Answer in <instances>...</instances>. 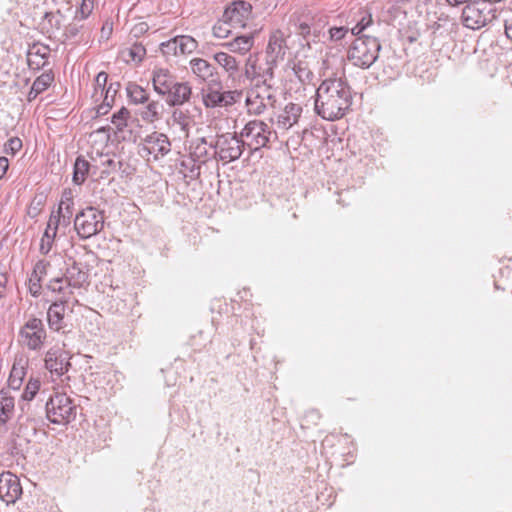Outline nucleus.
<instances>
[{
  "label": "nucleus",
  "instance_id": "f257e3e1",
  "mask_svg": "<svg viewBox=\"0 0 512 512\" xmlns=\"http://www.w3.org/2000/svg\"><path fill=\"white\" fill-rule=\"evenodd\" d=\"M352 89L345 75L326 78L316 90L315 112L324 120L341 119L350 110Z\"/></svg>",
  "mask_w": 512,
  "mask_h": 512
},
{
  "label": "nucleus",
  "instance_id": "f03ea898",
  "mask_svg": "<svg viewBox=\"0 0 512 512\" xmlns=\"http://www.w3.org/2000/svg\"><path fill=\"white\" fill-rule=\"evenodd\" d=\"M381 45L377 38L366 35L358 36L347 52V58L354 66L367 69L379 56Z\"/></svg>",
  "mask_w": 512,
  "mask_h": 512
},
{
  "label": "nucleus",
  "instance_id": "7ed1b4c3",
  "mask_svg": "<svg viewBox=\"0 0 512 512\" xmlns=\"http://www.w3.org/2000/svg\"><path fill=\"white\" fill-rule=\"evenodd\" d=\"M276 102L277 88L274 84H249L245 104L250 115H261L267 109L274 108Z\"/></svg>",
  "mask_w": 512,
  "mask_h": 512
},
{
  "label": "nucleus",
  "instance_id": "20e7f679",
  "mask_svg": "<svg viewBox=\"0 0 512 512\" xmlns=\"http://www.w3.org/2000/svg\"><path fill=\"white\" fill-rule=\"evenodd\" d=\"M46 416L54 424H68L76 417L77 406L64 393H56L45 404Z\"/></svg>",
  "mask_w": 512,
  "mask_h": 512
},
{
  "label": "nucleus",
  "instance_id": "39448f33",
  "mask_svg": "<svg viewBox=\"0 0 512 512\" xmlns=\"http://www.w3.org/2000/svg\"><path fill=\"white\" fill-rule=\"evenodd\" d=\"M104 227V214L95 207L89 206L76 214L74 228L78 236L88 239L102 231Z\"/></svg>",
  "mask_w": 512,
  "mask_h": 512
},
{
  "label": "nucleus",
  "instance_id": "423d86ee",
  "mask_svg": "<svg viewBox=\"0 0 512 512\" xmlns=\"http://www.w3.org/2000/svg\"><path fill=\"white\" fill-rule=\"evenodd\" d=\"M272 131L267 123L262 120L247 122L240 132V139L250 150L257 151L268 145Z\"/></svg>",
  "mask_w": 512,
  "mask_h": 512
},
{
  "label": "nucleus",
  "instance_id": "0eeeda50",
  "mask_svg": "<svg viewBox=\"0 0 512 512\" xmlns=\"http://www.w3.org/2000/svg\"><path fill=\"white\" fill-rule=\"evenodd\" d=\"M47 339L43 321L30 317L19 331V343L31 351H40Z\"/></svg>",
  "mask_w": 512,
  "mask_h": 512
},
{
  "label": "nucleus",
  "instance_id": "6e6552de",
  "mask_svg": "<svg viewBox=\"0 0 512 512\" xmlns=\"http://www.w3.org/2000/svg\"><path fill=\"white\" fill-rule=\"evenodd\" d=\"M244 145L236 134L225 133L218 135L213 144V155L225 163L239 159L243 153Z\"/></svg>",
  "mask_w": 512,
  "mask_h": 512
},
{
  "label": "nucleus",
  "instance_id": "1a4fd4ad",
  "mask_svg": "<svg viewBox=\"0 0 512 512\" xmlns=\"http://www.w3.org/2000/svg\"><path fill=\"white\" fill-rule=\"evenodd\" d=\"M496 10L488 7L482 0L467 4L462 11L463 25L469 29H480L491 22Z\"/></svg>",
  "mask_w": 512,
  "mask_h": 512
},
{
  "label": "nucleus",
  "instance_id": "9d476101",
  "mask_svg": "<svg viewBox=\"0 0 512 512\" xmlns=\"http://www.w3.org/2000/svg\"><path fill=\"white\" fill-rule=\"evenodd\" d=\"M277 65L265 58L259 61L250 55L245 63L244 75L250 83L274 84V69Z\"/></svg>",
  "mask_w": 512,
  "mask_h": 512
},
{
  "label": "nucleus",
  "instance_id": "9b49d317",
  "mask_svg": "<svg viewBox=\"0 0 512 512\" xmlns=\"http://www.w3.org/2000/svg\"><path fill=\"white\" fill-rule=\"evenodd\" d=\"M21 414L17 417L13 434L22 438L26 442H30L31 438L36 434V419L30 412L31 404L26 403L21 405Z\"/></svg>",
  "mask_w": 512,
  "mask_h": 512
},
{
  "label": "nucleus",
  "instance_id": "f8f14e48",
  "mask_svg": "<svg viewBox=\"0 0 512 512\" xmlns=\"http://www.w3.org/2000/svg\"><path fill=\"white\" fill-rule=\"evenodd\" d=\"M141 151L146 155H152L154 160H158L171 151V143L167 135L153 132L144 138Z\"/></svg>",
  "mask_w": 512,
  "mask_h": 512
},
{
  "label": "nucleus",
  "instance_id": "ddd939ff",
  "mask_svg": "<svg viewBox=\"0 0 512 512\" xmlns=\"http://www.w3.org/2000/svg\"><path fill=\"white\" fill-rule=\"evenodd\" d=\"M22 495V486L19 478L5 471L0 474V499L8 504H14Z\"/></svg>",
  "mask_w": 512,
  "mask_h": 512
},
{
  "label": "nucleus",
  "instance_id": "4468645a",
  "mask_svg": "<svg viewBox=\"0 0 512 512\" xmlns=\"http://www.w3.org/2000/svg\"><path fill=\"white\" fill-rule=\"evenodd\" d=\"M251 10L252 6L248 2L236 1L224 10L222 17H224L225 21H228L230 26L234 29L244 28Z\"/></svg>",
  "mask_w": 512,
  "mask_h": 512
},
{
  "label": "nucleus",
  "instance_id": "2eb2a0df",
  "mask_svg": "<svg viewBox=\"0 0 512 512\" xmlns=\"http://www.w3.org/2000/svg\"><path fill=\"white\" fill-rule=\"evenodd\" d=\"M287 37L282 30L277 29L270 34L269 41L266 47V58L272 63H277L283 60L288 49Z\"/></svg>",
  "mask_w": 512,
  "mask_h": 512
},
{
  "label": "nucleus",
  "instance_id": "dca6fc26",
  "mask_svg": "<svg viewBox=\"0 0 512 512\" xmlns=\"http://www.w3.org/2000/svg\"><path fill=\"white\" fill-rule=\"evenodd\" d=\"M69 359L70 356L66 351L50 349L45 355V367L51 374L60 377L67 373L71 367Z\"/></svg>",
  "mask_w": 512,
  "mask_h": 512
},
{
  "label": "nucleus",
  "instance_id": "f3484780",
  "mask_svg": "<svg viewBox=\"0 0 512 512\" xmlns=\"http://www.w3.org/2000/svg\"><path fill=\"white\" fill-rule=\"evenodd\" d=\"M303 108L300 104L288 103L276 117V127L278 130L288 131L298 124Z\"/></svg>",
  "mask_w": 512,
  "mask_h": 512
},
{
  "label": "nucleus",
  "instance_id": "a211bd4d",
  "mask_svg": "<svg viewBox=\"0 0 512 512\" xmlns=\"http://www.w3.org/2000/svg\"><path fill=\"white\" fill-rule=\"evenodd\" d=\"M151 80L154 91L164 97L175 86L177 77L167 68H155Z\"/></svg>",
  "mask_w": 512,
  "mask_h": 512
},
{
  "label": "nucleus",
  "instance_id": "6ab92c4d",
  "mask_svg": "<svg viewBox=\"0 0 512 512\" xmlns=\"http://www.w3.org/2000/svg\"><path fill=\"white\" fill-rule=\"evenodd\" d=\"M192 88L188 82L176 81L175 86L163 97L170 107L182 106L189 102Z\"/></svg>",
  "mask_w": 512,
  "mask_h": 512
},
{
  "label": "nucleus",
  "instance_id": "aec40b11",
  "mask_svg": "<svg viewBox=\"0 0 512 512\" xmlns=\"http://www.w3.org/2000/svg\"><path fill=\"white\" fill-rule=\"evenodd\" d=\"M63 276L72 288L79 289L88 283L89 273L85 265L74 260L67 266Z\"/></svg>",
  "mask_w": 512,
  "mask_h": 512
},
{
  "label": "nucleus",
  "instance_id": "412c9836",
  "mask_svg": "<svg viewBox=\"0 0 512 512\" xmlns=\"http://www.w3.org/2000/svg\"><path fill=\"white\" fill-rule=\"evenodd\" d=\"M50 48L41 43H33L27 52V63L30 69L38 71L47 64Z\"/></svg>",
  "mask_w": 512,
  "mask_h": 512
},
{
  "label": "nucleus",
  "instance_id": "4be33fe9",
  "mask_svg": "<svg viewBox=\"0 0 512 512\" xmlns=\"http://www.w3.org/2000/svg\"><path fill=\"white\" fill-rule=\"evenodd\" d=\"M28 357L23 354H18L14 358L13 366L9 375L8 384L9 387L18 390L23 382L26 375V369L28 366Z\"/></svg>",
  "mask_w": 512,
  "mask_h": 512
},
{
  "label": "nucleus",
  "instance_id": "5701e85b",
  "mask_svg": "<svg viewBox=\"0 0 512 512\" xmlns=\"http://www.w3.org/2000/svg\"><path fill=\"white\" fill-rule=\"evenodd\" d=\"M65 300L54 301L48 308L47 311V322L49 328L53 331L59 332L64 328V315L66 310Z\"/></svg>",
  "mask_w": 512,
  "mask_h": 512
},
{
  "label": "nucleus",
  "instance_id": "b1692460",
  "mask_svg": "<svg viewBox=\"0 0 512 512\" xmlns=\"http://www.w3.org/2000/svg\"><path fill=\"white\" fill-rule=\"evenodd\" d=\"M221 89L222 84L219 80H213L208 83L206 89H203L202 99L207 108L222 107L223 92H221Z\"/></svg>",
  "mask_w": 512,
  "mask_h": 512
},
{
  "label": "nucleus",
  "instance_id": "393cba45",
  "mask_svg": "<svg viewBox=\"0 0 512 512\" xmlns=\"http://www.w3.org/2000/svg\"><path fill=\"white\" fill-rule=\"evenodd\" d=\"M190 68L193 74L204 82H212L216 80L214 77L217 74L215 67L207 60L202 58H194L190 61Z\"/></svg>",
  "mask_w": 512,
  "mask_h": 512
},
{
  "label": "nucleus",
  "instance_id": "a878e982",
  "mask_svg": "<svg viewBox=\"0 0 512 512\" xmlns=\"http://www.w3.org/2000/svg\"><path fill=\"white\" fill-rule=\"evenodd\" d=\"M49 267V262L44 260H39L34 265L33 271L29 277V292L32 296L37 297L41 294V281L42 278L47 274V269Z\"/></svg>",
  "mask_w": 512,
  "mask_h": 512
},
{
  "label": "nucleus",
  "instance_id": "bb28decb",
  "mask_svg": "<svg viewBox=\"0 0 512 512\" xmlns=\"http://www.w3.org/2000/svg\"><path fill=\"white\" fill-rule=\"evenodd\" d=\"M46 287L50 292L59 296L57 301L65 300V303L68 302L74 290V288L68 284V281L64 276H58L50 279Z\"/></svg>",
  "mask_w": 512,
  "mask_h": 512
},
{
  "label": "nucleus",
  "instance_id": "cd10ccee",
  "mask_svg": "<svg viewBox=\"0 0 512 512\" xmlns=\"http://www.w3.org/2000/svg\"><path fill=\"white\" fill-rule=\"evenodd\" d=\"M289 23L293 25L295 32L302 37L304 41L301 43L302 46H310L311 41L315 42L316 38H318L316 31H312L310 24L306 21H301L300 17L292 15Z\"/></svg>",
  "mask_w": 512,
  "mask_h": 512
},
{
  "label": "nucleus",
  "instance_id": "c85d7f7f",
  "mask_svg": "<svg viewBox=\"0 0 512 512\" xmlns=\"http://www.w3.org/2000/svg\"><path fill=\"white\" fill-rule=\"evenodd\" d=\"M254 45V35H236L232 41L222 44L224 48L232 53L246 54Z\"/></svg>",
  "mask_w": 512,
  "mask_h": 512
},
{
  "label": "nucleus",
  "instance_id": "c756f323",
  "mask_svg": "<svg viewBox=\"0 0 512 512\" xmlns=\"http://www.w3.org/2000/svg\"><path fill=\"white\" fill-rule=\"evenodd\" d=\"M15 408V400L8 389L0 390V426L11 419Z\"/></svg>",
  "mask_w": 512,
  "mask_h": 512
},
{
  "label": "nucleus",
  "instance_id": "7c9ffc66",
  "mask_svg": "<svg viewBox=\"0 0 512 512\" xmlns=\"http://www.w3.org/2000/svg\"><path fill=\"white\" fill-rule=\"evenodd\" d=\"M214 141L208 142L205 137L195 140L190 146V155L200 164L205 163L213 150Z\"/></svg>",
  "mask_w": 512,
  "mask_h": 512
},
{
  "label": "nucleus",
  "instance_id": "2f4dec72",
  "mask_svg": "<svg viewBox=\"0 0 512 512\" xmlns=\"http://www.w3.org/2000/svg\"><path fill=\"white\" fill-rule=\"evenodd\" d=\"M146 103L147 104L140 112L142 120L147 123H154L160 120L164 110V105L158 100H148Z\"/></svg>",
  "mask_w": 512,
  "mask_h": 512
},
{
  "label": "nucleus",
  "instance_id": "473e14b6",
  "mask_svg": "<svg viewBox=\"0 0 512 512\" xmlns=\"http://www.w3.org/2000/svg\"><path fill=\"white\" fill-rule=\"evenodd\" d=\"M214 60L229 74L234 76L238 72L239 62L235 57L226 52H217L214 55Z\"/></svg>",
  "mask_w": 512,
  "mask_h": 512
},
{
  "label": "nucleus",
  "instance_id": "72a5a7b5",
  "mask_svg": "<svg viewBox=\"0 0 512 512\" xmlns=\"http://www.w3.org/2000/svg\"><path fill=\"white\" fill-rule=\"evenodd\" d=\"M126 92L133 104H145L149 100V93L137 83L129 82L126 86Z\"/></svg>",
  "mask_w": 512,
  "mask_h": 512
},
{
  "label": "nucleus",
  "instance_id": "f704fd0d",
  "mask_svg": "<svg viewBox=\"0 0 512 512\" xmlns=\"http://www.w3.org/2000/svg\"><path fill=\"white\" fill-rule=\"evenodd\" d=\"M293 75L303 85L310 84L314 79V74L309 68L308 64L304 61L293 62L292 64Z\"/></svg>",
  "mask_w": 512,
  "mask_h": 512
},
{
  "label": "nucleus",
  "instance_id": "c9c22d12",
  "mask_svg": "<svg viewBox=\"0 0 512 512\" xmlns=\"http://www.w3.org/2000/svg\"><path fill=\"white\" fill-rule=\"evenodd\" d=\"M171 119L173 124L180 127L181 131L185 133L188 132L192 122V118L188 110L181 108V106L175 107L172 111Z\"/></svg>",
  "mask_w": 512,
  "mask_h": 512
},
{
  "label": "nucleus",
  "instance_id": "e433bc0d",
  "mask_svg": "<svg viewBox=\"0 0 512 512\" xmlns=\"http://www.w3.org/2000/svg\"><path fill=\"white\" fill-rule=\"evenodd\" d=\"M90 164L83 157L79 156L76 158L73 169V182L77 185H81L86 180V176L89 172Z\"/></svg>",
  "mask_w": 512,
  "mask_h": 512
},
{
  "label": "nucleus",
  "instance_id": "4c0bfd02",
  "mask_svg": "<svg viewBox=\"0 0 512 512\" xmlns=\"http://www.w3.org/2000/svg\"><path fill=\"white\" fill-rule=\"evenodd\" d=\"M174 43L178 45L180 55L190 54L198 47V42L189 35H179L174 37Z\"/></svg>",
  "mask_w": 512,
  "mask_h": 512
},
{
  "label": "nucleus",
  "instance_id": "58836bf2",
  "mask_svg": "<svg viewBox=\"0 0 512 512\" xmlns=\"http://www.w3.org/2000/svg\"><path fill=\"white\" fill-rule=\"evenodd\" d=\"M54 81V75L51 71L44 72L38 76L32 84L33 95H39L44 92Z\"/></svg>",
  "mask_w": 512,
  "mask_h": 512
},
{
  "label": "nucleus",
  "instance_id": "ea45409f",
  "mask_svg": "<svg viewBox=\"0 0 512 512\" xmlns=\"http://www.w3.org/2000/svg\"><path fill=\"white\" fill-rule=\"evenodd\" d=\"M180 165L185 169V171H183L185 177H189L191 179L199 177L200 164L191 155L187 158H183Z\"/></svg>",
  "mask_w": 512,
  "mask_h": 512
},
{
  "label": "nucleus",
  "instance_id": "a19ab883",
  "mask_svg": "<svg viewBox=\"0 0 512 512\" xmlns=\"http://www.w3.org/2000/svg\"><path fill=\"white\" fill-rule=\"evenodd\" d=\"M234 28L230 26L228 21H225L224 17H221L213 26V35L216 38L224 39L232 35V30Z\"/></svg>",
  "mask_w": 512,
  "mask_h": 512
},
{
  "label": "nucleus",
  "instance_id": "79ce46f5",
  "mask_svg": "<svg viewBox=\"0 0 512 512\" xmlns=\"http://www.w3.org/2000/svg\"><path fill=\"white\" fill-rule=\"evenodd\" d=\"M73 210H74V202L72 199L71 192L65 191L61 197V201L59 203L58 210L56 211V213L65 214V215H69L70 217H72Z\"/></svg>",
  "mask_w": 512,
  "mask_h": 512
},
{
  "label": "nucleus",
  "instance_id": "37998d69",
  "mask_svg": "<svg viewBox=\"0 0 512 512\" xmlns=\"http://www.w3.org/2000/svg\"><path fill=\"white\" fill-rule=\"evenodd\" d=\"M40 385L41 383L39 379L30 378L22 394L23 400L29 403L38 393Z\"/></svg>",
  "mask_w": 512,
  "mask_h": 512
},
{
  "label": "nucleus",
  "instance_id": "c03bdc74",
  "mask_svg": "<svg viewBox=\"0 0 512 512\" xmlns=\"http://www.w3.org/2000/svg\"><path fill=\"white\" fill-rule=\"evenodd\" d=\"M107 79V73L102 71L97 74L93 93V98L95 99V101H99V99L102 98L104 90L107 88Z\"/></svg>",
  "mask_w": 512,
  "mask_h": 512
},
{
  "label": "nucleus",
  "instance_id": "a18cd8bd",
  "mask_svg": "<svg viewBox=\"0 0 512 512\" xmlns=\"http://www.w3.org/2000/svg\"><path fill=\"white\" fill-rule=\"evenodd\" d=\"M361 18L357 22V24L351 28L352 35H360L362 34L370 25L373 23L372 15L369 13H361Z\"/></svg>",
  "mask_w": 512,
  "mask_h": 512
},
{
  "label": "nucleus",
  "instance_id": "49530a36",
  "mask_svg": "<svg viewBox=\"0 0 512 512\" xmlns=\"http://www.w3.org/2000/svg\"><path fill=\"white\" fill-rule=\"evenodd\" d=\"M129 111L122 107L117 113H114L111 122L117 130L121 131L127 125Z\"/></svg>",
  "mask_w": 512,
  "mask_h": 512
},
{
  "label": "nucleus",
  "instance_id": "de8ad7c7",
  "mask_svg": "<svg viewBox=\"0 0 512 512\" xmlns=\"http://www.w3.org/2000/svg\"><path fill=\"white\" fill-rule=\"evenodd\" d=\"M242 98V91L231 90L223 92L222 107H229L239 102Z\"/></svg>",
  "mask_w": 512,
  "mask_h": 512
},
{
  "label": "nucleus",
  "instance_id": "09e8293b",
  "mask_svg": "<svg viewBox=\"0 0 512 512\" xmlns=\"http://www.w3.org/2000/svg\"><path fill=\"white\" fill-rule=\"evenodd\" d=\"M128 54L131 60L141 62L146 55V49L142 44L135 43L129 48Z\"/></svg>",
  "mask_w": 512,
  "mask_h": 512
},
{
  "label": "nucleus",
  "instance_id": "8fccbe9b",
  "mask_svg": "<svg viewBox=\"0 0 512 512\" xmlns=\"http://www.w3.org/2000/svg\"><path fill=\"white\" fill-rule=\"evenodd\" d=\"M93 9V0H83L80 8L76 11L75 20L86 19Z\"/></svg>",
  "mask_w": 512,
  "mask_h": 512
},
{
  "label": "nucleus",
  "instance_id": "3c124183",
  "mask_svg": "<svg viewBox=\"0 0 512 512\" xmlns=\"http://www.w3.org/2000/svg\"><path fill=\"white\" fill-rule=\"evenodd\" d=\"M22 148V141L18 137L10 138L5 145L6 152L16 154Z\"/></svg>",
  "mask_w": 512,
  "mask_h": 512
},
{
  "label": "nucleus",
  "instance_id": "603ef678",
  "mask_svg": "<svg viewBox=\"0 0 512 512\" xmlns=\"http://www.w3.org/2000/svg\"><path fill=\"white\" fill-rule=\"evenodd\" d=\"M120 84L119 83H115V84H110L105 90H104V93H103V100L104 101H107V102H110L111 105L113 104L114 102V97L118 91V88H119Z\"/></svg>",
  "mask_w": 512,
  "mask_h": 512
},
{
  "label": "nucleus",
  "instance_id": "864d4df0",
  "mask_svg": "<svg viewBox=\"0 0 512 512\" xmlns=\"http://www.w3.org/2000/svg\"><path fill=\"white\" fill-rule=\"evenodd\" d=\"M349 32L346 27H332L329 29L330 39L333 41H339L345 37Z\"/></svg>",
  "mask_w": 512,
  "mask_h": 512
},
{
  "label": "nucleus",
  "instance_id": "5fc2aeb1",
  "mask_svg": "<svg viewBox=\"0 0 512 512\" xmlns=\"http://www.w3.org/2000/svg\"><path fill=\"white\" fill-rule=\"evenodd\" d=\"M54 239L55 238L51 237V235H49V234H47V235L43 234V237H42L41 243H40V252L42 254H48L50 252V250L52 249Z\"/></svg>",
  "mask_w": 512,
  "mask_h": 512
},
{
  "label": "nucleus",
  "instance_id": "6e6d98bb",
  "mask_svg": "<svg viewBox=\"0 0 512 512\" xmlns=\"http://www.w3.org/2000/svg\"><path fill=\"white\" fill-rule=\"evenodd\" d=\"M58 228H59V220H55V217L50 215L44 235L49 234V235H51V237L55 238Z\"/></svg>",
  "mask_w": 512,
  "mask_h": 512
},
{
  "label": "nucleus",
  "instance_id": "4d7b16f0",
  "mask_svg": "<svg viewBox=\"0 0 512 512\" xmlns=\"http://www.w3.org/2000/svg\"><path fill=\"white\" fill-rule=\"evenodd\" d=\"M162 51L164 54L168 55H180L178 50V45L174 43V38L169 41L162 43Z\"/></svg>",
  "mask_w": 512,
  "mask_h": 512
},
{
  "label": "nucleus",
  "instance_id": "13d9d810",
  "mask_svg": "<svg viewBox=\"0 0 512 512\" xmlns=\"http://www.w3.org/2000/svg\"><path fill=\"white\" fill-rule=\"evenodd\" d=\"M82 29V25H79L76 22L69 24L65 29L66 38H74L78 35L80 30Z\"/></svg>",
  "mask_w": 512,
  "mask_h": 512
},
{
  "label": "nucleus",
  "instance_id": "bf43d9fd",
  "mask_svg": "<svg viewBox=\"0 0 512 512\" xmlns=\"http://www.w3.org/2000/svg\"><path fill=\"white\" fill-rule=\"evenodd\" d=\"M51 216L55 217V220H59V227H68L71 223V218L69 215L58 214L56 212H52Z\"/></svg>",
  "mask_w": 512,
  "mask_h": 512
},
{
  "label": "nucleus",
  "instance_id": "052dcab7",
  "mask_svg": "<svg viewBox=\"0 0 512 512\" xmlns=\"http://www.w3.org/2000/svg\"><path fill=\"white\" fill-rule=\"evenodd\" d=\"M112 107L110 102L102 101L100 105L97 106L96 113L98 115H105L108 113L109 109Z\"/></svg>",
  "mask_w": 512,
  "mask_h": 512
},
{
  "label": "nucleus",
  "instance_id": "680f3d73",
  "mask_svg": "<svg viewBox=\"0 0 512 512\" xmlns=\"http://www.w3.org/2000/svg\"><path fill=\"white\" fill-rule=\"evenodd\" d=\"M9 167V162L6 157H0V179H2Z\"/></svg>",
  "mask_w": 512,
  "mask_h": 512
},
{
  "label": "nucleus",
  "instance_id": "e2e57ef3",
  "mask_svg": "<svg viewBox=\"0 0 512 512\" xmlns=\"http://www.w3.org/2000/svg\"><path fill=\"white\" fill-rule=\"evenodd\" d=\"M504 28L506 37L512 40V16L505 20Z\"/></svg>",
  "mask_w": 512,
  "mask_h": 512
},
{
  "label": "nucleus",
  "instance_id": "0e129e2a",
  "mask_svg": "<svg viewBox=\"0 0 512 512\" xmlns=\"http://www.w3.org/2000/svg\"><path fill=\"white\" fill-rule=\"evenodd\" d=\"M320 417H321L320 413L318 412V410H315V409L309 410L306 413V418L311 419L313 421L319 420Z\"/></svg>",
  "mask_w": 512,
  "mask_h": 512
},
{
  "label": "nucleus",
  "instance_id": "69168bd1",
  "mask_svg": "<svg viewBox=\"0 0 512 512\" xmlns=\"http://www.w3.org/2000/svg\"><path fill=\"white\" fill-rule=\"evenodd\" d=\"M471 0H446V2L451 5V6H458V5H461V4H470Z\"/></svg>",
  "mask_w": 512,
  "mask_h": 512
},
{
  "label": "nucleus",
  "instance_id": "338daca9",
  "mask_svg": "<svg viewBox=\"0 0 512 512\" xmlns=\"http://www.w3.org/2000/svg\"><path fill=\"white\" fill-rule=\"evenodd\" d=\"M8 282V276L6 273H0V288H5Z\"/></svg>",
  "mask_w": 512,
  "mask_h": 512
},
{
  "label": "nucleus",
  "instance_id": "774afa93",
  "mask_svg": "<svg viewBox=\"0 0 512 512\" xmlns=\"http://www.w3.org/2000/svg\"><path fill=\"white\" fill-rule=\"evenodd\" d=\"M37 96H38V95H35V96L33 95V93H32V88H31V89H30V91H29V93H28V100H29V101H32V100H34Z\"/></svg>",
  "mask_w": 512,
  "mask_h": 512
}]
</instances>
